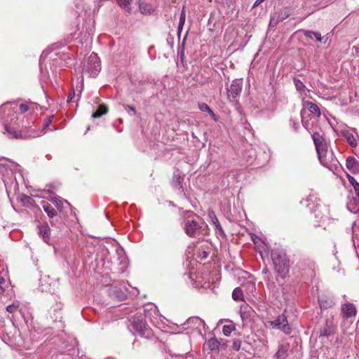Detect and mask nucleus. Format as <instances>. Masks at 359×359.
Returning a JSON list of instances; mask_svg holds the SVG:
<instances>
[{
	"instance_id": "1",
	"label": "nucleus",
	"mask_w": 359,
	"mask_h": 359,
	"mask_svg": "<svg viewBox=\"0 0 359 359\" xmlns=\"http://www.w3.org/2000/svg\"><path fill=\"white\" fill-rule=\"evenodd\" d=\"M184 217L183 228L189 236L203 239L208 234V225L204 222H199L198 217L192 211L185 212Z\"/></svg>"
},
{
	"instance_id": "22",
	"label": "nucleus",
	"mask_w": 359,
	"mask_h": 359,
	"mask_svg": "<svg viewBox=\"0 0 359 359\" xmlns=\"http://www.w3.org/2000/svg\"><path fill=\"white\" fill-rule=\"evenodd\" d=\"M241 318L242 319L243 325H248L251 321V314L250 311L247 309L241 310Z\"/></svg>"
},
{
	"instance_id": "8",
	"label": "nucleus",
	"mask_w": 359,
	"mask_h": 359,
	"mask_svg": "<svg viewBox=\"0 0 359 359\" xmlns=\"http://www.w3.org/2000/svg\"><path fill=\"white\" fill-rule=\"evenodd\" d=\"M243 88V81L241 79L233 80L229 88H227V97L230 102L236 101L239 97Z\"/></svg>"
},
{
	"instance_id": "28",
	"label": "nucleus",
	"mask_w": 359,
	"mask_h": 359,
	"mask_svg": "<svg viewBox=\"0 0 359 359\" xmlns=\"http://www.w3.org/2000/svg\"><path fill=\"white\" fill-rule=\"evenodd\" d=\"M235 325L232 322H229V324L224 325L222 328L223 334L229 337L231 332L235 330Z\"/></svg>"
},
{
	"instance_id": "15",
	"label": "nucleus",
	"mask_w": 359,
	"mask_h": 359,
	"mask_svg": "<svg viewBox=\"0 0 359 359\" xmlns=\"http://www.w3.org/2000/svg\"><path fill=\"white\" fill-rule=\"evenodd\" d=\"M341 133L351 147H355L357 146V140L351 132L349 130H344L341 131Z\"/></svg>"
},
{
	"instance_id": "42",
	"label": "nucleus",
	"mask_w": 359,
	"mask_h": 359,
	"mask_svg": "<svg viewBox=\"0 0 359 359\" xmlns=\"http://www.w3.org/2000/svg\"><path fill=\"white\" fill-rule=\"evenodd\" d=\"M5 283V279L3 277H0V294L4 292L3 284Z\"/></svg>"
},
{
	"instance_id": "6",
	"label": "nucleus",
	"mask_w": 359,
	"mask_h": 359,
	"mask_svg": "<svg viewBox=\"0 0 359 359\" xmlns=\"http://www.w3.org/2000/svg\"><path fill=\"white\" fill-rule=\"evenodd\" d=\"M267 324L273 329L280 330L286 334L291 333L292 329L284 314L279 315L274 320H269Z\"/></svg>"
},
{
	"instance_id": "35",
	"label": "nucleus",
	"mask_w": 359,
	"mask_h": 359,
	"mask_svg": "<svg viewBox=\"0 0 359 359\" xmlns=\"http://www.w3.org/2000/svg\"><path fill=\"white\" fill-rule=\"evenodd\" d=\"M241 346V340L239 339H234L233 340V350L238 351Z\"/></svg>"
},
{
	"instance_id": "10",
	"label": "nucleus",
	"mask_w": 359,
	"mask_h": 359,
	"mask_svg": "<svg viewBox=\"0 0 359 359\" xmlns=\"http://www.w3.org/2000/svg\"><path fill=\"white\" fill-rule=\"evenodd\" d=\"M184 330H197L201 332V327H205V322L198 317H191L182 325Z\"/></svg>"
},
{
	"instance_id": "36",
	"label": "nucleus",
	"mask_w": 359,
	"mask_h": 359,
	"mask_svg": "<svg viewBox=\"0 0 359 359\" xmlns=\"http://www.w3.org/2000/svg\"><path fill=\"white\" fill-rule=\"evenodd\" d=\"M18 306L19 305L18 304L13 303L6 306V311L9 313H13L17 311Z\"/></svg>"
},
{
	"instance_id": "29",
	"label": "nucleus",
	"mask_w": 359,
	"mask_h": 359,
	"mask_svg": "<svg viewBox=\"0 0 359 359\" xmlns=\"http://www.w3.org/2000/svg\"><path fill=\"white\" fill-rule=\"evenodd\" d=\"M107 108L104 105H100L98 109L92 114V118H97L107 113Z\"/></svg>"
},
{
	"instance_id": "4",
	"label": "nucleus",
	"mask_w": 359,
	"mask_h": 359,
	"mask_svg": "<svg viewBox=\"0 0 359 359\" xmlns=\"http://www.w3.org/2000/svg\"><path fill=\"white\" fill-rule=\"evenodd\" d=\"M18 109L23 114L28 111L29 107L25 104H20V105H18L15 103L8 102L0 107V113L10 114L11 121L13 122V121L18 120Z\"/></svg>"
},
{
	"instance_id": "19",
	"label": "nucleus",
	"mask_w": 359,
	"mask_h": 359,
	"mask_svg": "<svg viewBox=\"0 0 359 359\" xmlns=\"http://www.w3.org/2000/svg\"><path fill=\"white\" fill-rule=\"evenodd\" d=\"M346 168L351 170H358L359 168L358 161L353 157H348L346 163Z\"/></svg>"
},
{
	"instance_id": "43",
	"label": "nucleus",
	"mask_w": 359,
	"mask_h": 359,
	"mask_svg": "<svg viewBox=\"0 0 359 359\" xmlns=\"http://www.w3.org/2000/svg\"><path fill=\"white\" fill-rule=\"evenodd\" d=\"M348 181L349 182L352 184L353 187L354 188L355 186V183H358L355 179L354 177H351V176H348Z\"/></svg>"
},
{
	"instance_id": "9",
	"label": "nucleus",
	"mask_w": 359,
	"mask_h": 359,
	"mask_svg": "<svg viewBox=\"0 0 359 359\" xmlns=\"http://www.w3.org/2000/svg\"><path fill=\"white\" fill-rule=\"evenodd\" d=\"M133 329L141 337L149 338L151 336V330L147 327L145 323L138 318H134L131 323Z\"/></svg>"
},
{
	"instance_id": "33",
	"label": "nucleus",
	"mask_w": 359,
	"mask_h": 359,
	"mask_svg": "<svg viewBox=\"0 0 359 359\" xmlns=\"http://www.w3.org/2000/svg\"><path fill=\"white\" fill-rule=\"evenodd\" d=\"M185 18H186V14L184 8H183L180 18V22H179V29L182 28L185 22Z\"/></svg>"
},
{
	"instance_id": "11",
	"label": "nucleus",
	"mask_w": 359,
	"mask_h": 359,
	"mask_svg": "<svg viewBox=\"0 0 359 359\" xmlns=\"http://www.w3.org/2000/svg\"><path fill=\"white\" fill-rule=\"evenodd\" d=\"M357 313V309L355 306L351 302H345L341 304V316L343 319H348L355 316Z\"/></svg>"
},
{
	"instance_id": "32",
	"label": "nucleus",
	"mask_w": 359,
	"mask_h": 359,
	"mask_svg": "<svg viewBox=\"0 0 359 359\" xmlns=\"http://www.w3.org/2000/svg\"><path fill=\"white\" fill-rule=\"evenodd\" d=\"M334 304V302L332 300H325L323 299L320 300V305L321 308L327 309L329 307H332Z\"/></svg>"
},
{
	"instance_id": "27",
	"label": "nucleus",
	"mask_w": 359,
	"mask_h": 359,
	"mask_svg": "<svg viewBox=\"0 0 359 359\" xmlns=\"http://www.w3.org/2000/svg\"><path fill=\"white\" fill-rule=\"evenodd\" d=\"M294 83L297 90L302 94H306V87L299 79H294Z\"/></svg>"
},
{
	"instance_id": "45",
	"label": "nucleus",
	"mask_w": 359,
	"mask_h": 359,
	"mask_svg": "<svg viewBox=\"0 0 359 359\" xmlns=\"http://www.w3.org/2000/svg\"><path fill=\"white\" fill-rule=\"evenodd\" d=\"M30 201H32V198L27 196H23L22 198V201H23L24 203H25V202L29 203Z\"/></svg>"
},
{
	"instance_id": "34",
	"label": "nucleus",
	"mask_w": 359,
	"mask_h": 359,
	"mask_svg": "<svg viewBox=\"0 0 359 359\" xmlns=\"http://www.w3.org/2000/svg\"><path fill=\"white\" fill-rule=\"evenodd\" d=\"M208 217L212 222V224L215 226L217 223L219 222L215 212L213 211L208 212Z\"/></svg>"
},
{
	"instance_id": "20",
	"label": "nucleus",
	"mask_w": 359,
	"mask_h": 359,
	"mask_svg": "<svg viewBox=\"0 0 359 359\" xmlns=\"http://www.w3.org/2000/svg\"><path fill=\"white\" fill-rule=\"evenodd\" d=\"M43 210L47 213L48 216L52 219L57 215V211L47 202L42 203Z\"/></svg>"
},
{
	"instance_id": "13",
	"label": "nucleus",
	"mask_w": 359,
	"mask_h": 359,
	"mask_svg": "<svg viewBox=\"0 0 359 359\" xmlns=\"http://www.w3.org/2000/svg\"><path fill=\"white\" fill-rule=\"evenodd\" d=\"M334 333V325L332 320H327L325 325L320 329V337H329Z\"/></svg>"
},
{
	"instance_id": "26",
	"label": "nucleus",
	"mask_w": 359,
	"mask_h": 359,
	"mask_svg": "<svg viewBox=\"0 0 359 359\" xmlns=\"http://www.w3.org/2000/svg\"><path fill=\"white\" fill-rule=\"evenodd\" d=\"M198 108L201 111L208 113L215 120H217V116L206 103H200Z\"/></svg>"
},
{
	"instance_id": "31",
	"label": "nucleus",
	"mask_w": 359,
	"mask_h": 359,
	"mask_svg": "<svg viewBox=\"0 0 359 359\" xmlns=\"http://www.w3.org/2000/svg\"><path fill=\"white\" fill-rule=\"evenodd\" d=\"M303 111L304 110H302L301 111V116H302V126L304 127V128L309 131L311 133V131L313 129V121H311V123H310V121L309 120H304V117H303Z\"/></svg>"
},
{
	"instance_id": "5",
	"label": "nucleus",
	"mask_w": 359,
	"mask_h": 359,
	"mask_svg": "<svg viewBox=\"0 0 359 359\" xmlns=\"http://www.w3.org/2000/svg\"><path fill=\"white\" fill-rule=\"evenodd\" d=\"M101 69L100 61L96 53H91L88 59L87 64L84 67V71L86 72L90 76L95 77Z\"/></svg>"
},
{
	"instance_id": "46",
	"label": "nucleus",
	"mask_w": 359,
	"mask_h": 359,
	"mask_svg": "<svg viewBox=\"0 0 359 359\" xmlns=\"http://www.w3.org/2000/svg\"><path fill=\"white\" fill-rule=\"evenodd\" d=\"M290 125L294 128V129L296 130L297 128L298 124L293 120L290 119Z\"/></svg>"
},
{
	"instance_id": "49",
	"label": "nucleus",
	"mask_w": 359,
	"mask_h": 359,
	"mask_svg": "<svg viewBox=\"0 0 359 359\" xmlns=\"http://www.w3.org/2000/svg\"><path fill=\"white\" fill-rule=\"evenodd\" d=\"M265 0H257L254 4L253 7L259 6L261 3H262Z\"/></svg>"
},
{
	"instance_id": "38",
	"label": "nucleus",
	"mask_w": 359,
	"mask_h": 359,
	"mask_svg": "<svg viewBox=\"0 0 359 359\" xmlns=\"http://www.w3.org/2000/svg\"><path fill=\"white\" fill-rule=\"evenodd\" d=\"M53 117H54V116H53V115L50 116L47 118V120L46 121L45 124H44V126H43V130H42L43 133H45V130L46 129V128H48V127L51 124V123H52V121H53Z\"/></svg>"
},
{
	"instance_id": "17",
	"label": "nucleus",
	"mask_w": 359,
	"mask_h": 359,
	"mask_svg": "<svg viewBox=\"0 0 359 359\" xmlns=\"http://www.w3.org/2000/svg\"><path fill=\"white\" fill-rule=\"evenodd\" d=\"M303 104L304 107H306L309 111L316 116L319 117L320 116V111L317 104L309 101H304Z\"/></svg>"
},
{
	"instance_id": "30",
	"label": "nucleus",
	"mask_w": 359,
	"mask_h": 359,
	"mask_svg": "<svg viewBox=\"0 0 359 359\" xmlns=\"http://www.w3.org/2000/svg\"><path fill=\"white\" fill-rule=\"evenodd\" d=\"M232 297L236 301L243 300V291L240 287H236L232 292Z\"/></svg>"
},
{
	"instance_id": "44",
	"label": "nucleus",
	"mask_w": 359,
	"mask_h": 359,
	"mask_svg": "<svg viewBox=\"0 0 359 359\" xmlns=\"http://www.w3.org/2000/svg\"><path fill=\"white\" fill-rule=\"evenodd\" d=\"M353 189H354L355 195L358 198V200H359V184L358 183H355V187Z\"/></svg>"
},
{
	"instance_id": "53",
	"label": "nucleus",
	"mask_w": 359,
	"mask_h": 359,
	"mask_svg": "<svg viewBox=\"0 0 359 359\" xmlns=\"http://www.w3.org/2000/svg\"><path fill=\"white\" fill-rule=\"evenodd\" d=\"M124 288L126 291H128V289L127 287H124Z\"/></svg>"
},
{
	"instance_id": "52",
	"label": "nucleus",
	"mask_w": 359,
	"mask_h": 359,
	"mask_svg": "<svg viewBox=\"0 0 359 359\" xmlns=\"http://www.w3.org/2000/svg\"><path fill=\"white\" fill-rule=\"evenodd\" d=\"M314 212H315V213H316V216H318V215H317L318 209H316V210H314Z\"/></svg>"
},
{
	"instance_id": "40",
	"label": "nucleus",
	"mask_w": 359,
	"mask_h": 359,
	"mask_svg": "<svg viewBox=\"0 0 359 359\" xmlns=\"http://www.w3.org/2000/svg\"><path fill=\"white\" fill-rule=\"evenodd\" d=\"M74 96H75L74 91L70 92L68 95L67 102L68 103L73 102V99L74 98Z\"/></svg>"
},
{
	"instance_id": "25",
	"label": "nucleus",
	"mask_w": 359,
	"mask_h": 359,
	"mask_svg": "<svg viewBox=\"0 0 359 359\" xmlns=\"http://www.w3.org/2000/svg\"><path fill=\"white\" fill-rule=\"evenodd\" d=\"M140 11L143 14H150L153 11L152 6L150 4L142 2L139 5Z\"/></svg>"
},
{
	"instance_id": "2",
	"label": "nucleus",
	"mask_w": 359,
	"mask_h": 359,
	"mask_svg": "<svg viewBox=\"0 0 359 359\" xmlns=\"http://www.w3.org/2000/svg\"><path fill=\"white\" fill-rule=\"evenodd\" d=\"M271 257L275 272L279 277L284 279L289 272V259L286 253L279 249L271 250Z\"/></svg>"
},
{
	"instance_id": "47",
	"label": "nucleus",
	"mask_w": 359,
	"mask_h": 359,
	"mask_svg": "<svg viewBox=\"0 0 359 359\" xmlns=\"http://www.w3.org/2000/svg\"><path fill=\"white\" fill-rule=\"evenodd\" d=\"M126 109H128V111H131L133 112V114H135V109L134 107H132V106H127L126 107Z\"/></svg>"
},
{
	"instance_id": "48",
	"label": "nucleus",
	"mask_w": 359,
	"mask_h": 359,
	"mask_svg": "<svg viewBox=\"0 0 359 359\" xmlns=\"http://www.w3.org/2000/svg\"><path fill=\"white\" fill-rule=\"evenodd\" d=\"M309 266L311 267V273H313L314 271L315 263L313 262H310Z\"/></svg>"
},
{
	"instance_id": "51",
	"label": "nucleus",
	"mask_w": 359,
	"mask_h": 359,
	"mask_svg": "<svg viewBox=\"0 0 359 359\" xmlns=\"http://www.w3.org/2000/svg\"><path fill=\"white\" fill-rule=\"evenodd\" d=\"M81 90H79V94H78V96H79V97H80V96H81Z\"/></svg>"
},
{
	"instance_id": "37",
	"label": "nucleus",
	"mask_w": 359,
	"mask_h": 359,
	"mask_svg": "<svg viewBox=\"0 0 359 359\" xmlns=\"http://www.w3.org/2000/svg\"><path fill=\"white\" fill-rule=\"evenodd\" d=\"M264 280L266 281L267 287L270 289H274L276 287L275 283L270 280L269 276H267Z\"/></svg>"
},
{
	"instance_id": "24",
	"label": "nucleus",
	"mask_w": 359,
	"mask_h": 359,
	"mask_svg": "<svg viewBox=\"0 0 359 359\" xmlns=\"http://www.w3.org/2000/svg\"><path fill=\"white\" fill-rule=\"evenodd\" d=\"M206 345L210 351H214L219 348L220 342L215 337H212L206 341Z\"/></svg>"
},
{
	"instance_id": "23",
	"label": "nucleus",
	"mask_w": 359,
	"mask_h": 359,
	"mask_svg": "<svg viewBox=\"0 0 359 359\" xmlns=\"http://www.w3.org/2000/svg\"><path fill=\"white\" fill-rule=\"evenodd\" d=\"M50 201L55 205L59 211H62L64 203L69 205V203L67 201H63L59 197H53L50 198Z\"/></svg>"
},
{
	"instance_id": "16",
	"label": "nucleus",
	"mask_w": 359,
	"mask_h": 359,
	"mask_svg": "<svg viewBox=\"0 0 359 359\" xmlns=\"http://www.w3.org/2000/svg\"><path fill=\"white\" fill-rule=\"evenodd\" d=\"M39 233L42 237L43 241L48 243L50 235V227L48 225L39 226Z\"/></svg>"
},
{
	"instance_id": "14",
	"label": "nucleus",
	"mask_w": 359,
	"mask_h": 359,
	"mask_svg": "<svg viewBox=\"0 0 359 359\" xmlns=\"http://www.w3.org/2000/svg\"><path fill=\"white\" fill-rule=\"evenodd\" d=\"M290 345L287 342L280 343L278 351L276 353V359H285L287 355Z\"/></svg>"
},
{
	"instance_id": "7",
	"label": "nucleus",
	"mask_w": 359,
	"mask_h": 359,
	"mask_svg": "<svg viewBox=\"0 0 359 359\" xmlns=\"http://www.w3.org/2000/svg\"><path fill=\"white\" fill-rule=\"evenodd\" d=\"M4 115V129L7 134L13 138H19L21 137L20 131L15 126L17 120L11 121L10 114H3Z\"/></svg>"
},
{
	"instance_id": "50",
	"label": "nucleus",
	"mask_w": 359,
	"mask_h": 359,
	"mask_svg": "<svg viewBox=\"0 0 359 359\" xmlns=\"http://www.w3.org/2000/svg\"><path fill=\"white\" fill-rule=\"evenodd\" d=\"M262 272H263V273H266V274H267V273H268V272H269V271H268L267 268H266V267H265V268L262 270Z\"/></svg>"
},
{
	"instance_id": "39",
	"label": "nucleus",
	"mask_w": 359,
	"mask_h": 359,
	"mask_svg": "<svg viewBox=\"0 0 359 359\" xmlns=\"http://www.w3.org/2000/svg\"><path fill=\"white\" fill-rule=\"evenodd\" d=\"M214 226L217 232H218L220 235H224V232L219 222L217 223Z\"/></svg>"
},
{
	"instance_id": "18",
	"label": "nucleus",
	"mask_w": 359,
	"mask_h": 359,
	"mask_svg": "<svg viewBox=\"0 0 359 359\" xmlns=\"http://www.w3.org/2000/svg\"><path fill=\"white\" fill-rule=\"evenodd\" d=\"M121 8L130 13L131 12V4L133 0H115Z\"/></svg>"
},
{
	"instance_id": "41",
	"label": "nucleus",
	"mask_w": 359,
	"mask_h": 359,
	"mask_svg": "<svg viewBox=\"0 0 359 359\" xmlns=\"http://www.w3.org/2000/svg\"><path fill=\"white\" fill-rule=\"evenodd\" d=\"M116 297L118 298V299L123 300L126 298V294L125 292H123L122 291H119L117 292Z\"/></svg>"
},
{
	"instance_id": "12",
	"label": "nucleus",
	"mask_w": 359,
	"mask_h": 359,
	"mask_svg": "<svg viewBox=\"0 0 359 359\" xmlns=\"http://www.w3.org/2000/svg\"><path fill=\"white\" fill-rule=\"evenodd\" d=\"M312 139L317 152L327 147L323 136L319 132H313L312 134Z\"/></svg>"
},
{
	"instance_id": "21",
	"label": "nucleus",
	"mask_w": 359,
	"mask_h": 359,
	"mask_svg": "<svg viewBox=\"0 0 359 359\" xmlns=\"http://www.w3.org/2000/svg\"><path fill=\"white\" fill-rule=\"evenodd\" d=\"M304 34L306 37L311 39H316L318 41H321L322 36L320 32H313L310 30H304Z\"/></svg>"
},
{
	"instance_id": "3",
	"label": "nucleus",
	"mask_w": 359,
	"mask_h": 359,
	"mask_svg": "<svg viewBox=\"0 0 359 359\" xmlns=\"http://www.w3.org/2000/svg\"><path fill=\"white\" fill-rule=\"evenodd\" d=\"M317 154L318 159L323 166L332 171L338 168L339 163L334 156L332 149H328L327 147L322 151H318Z\"/></svg>"
}]
</instances>
